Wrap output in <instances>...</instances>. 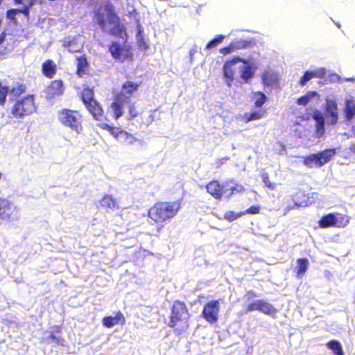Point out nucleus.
Masks as SVG:
<instances>
[{
    "instance_id": "a18cd8bd",
    "label": "nucleus",
    "mask_w": 355,
    "mask_h": 355,
    "mask_svg": "<svg viewBox=\"0 0 355 355\" xmlns=\"http://www.w3.org/2000/svg\"><path fill=\"white\" fill-rule=\"evenodd\" d=\"M139 115V112L134 104H130L128 107V120H132Z\"/></svg>"
},
{
    "instance_id": "13d9d810",
    "label": "nucleus",
    "mask_w": 355,
    "mask_h": 355,
    "mask_svg": "<svg viewBox=\"0 0 355 355\" xmlns=\"http://www.w3.org/2000/svg\"><path fill=\"white\" fill-rule=\"evenodd\" d=\"M351 150L355 153V145L352 146Z\"/></svg>"
},
{
    "instance_id": "f257e3e1",
    "label": "nucleus",
    "mask_w": 355,
    "mask_h": 355,
    "mask_svg": "<svg viewBox=\"0 0 355 355\" xmlns=\"http://www.w3.org/2000/svg\"><path fill=\"white\" fill-rule=\"evenodd\" d=\"M182 200L157 201L148 210V217L155 224L163 226L174 218L182 208Z\"/></svg>"
},
{
    "instance_id": "dca6fc26",
    "label": "nucleus",
    "mask_w": 355,
    "mask_h": 355,
    "mask_svg": "<svg viewBox=\"0 0 355 355\" xmlns=\"http://www.w3.org/2000/svg\"><path fill=\"white\" fill-rule=\"evenodd\" d=\"M76 74L82 78L87 74L89 71V63L85 54H83L76 58Z\"/></svg>"
},
{
    "instance_id": "b1692460",
    "label": "nucleus",
    "mask_w": 355,
    "mask_h": 355,
    "mask_svg": "<svg viewBox=\"0 0 355 355\" xmlns=\"http://www.w3.org/2000/svg\"><path fill=\"white\" fill-rule=\"evenodd\" d=\"M232 46L236 51L241 49H246L248 48H251L254 45V40H243V39H236L234 41L231 42Z\"/></svg>"
},
{
    "instance_id": "6e6552de",
    "label": "nucleus",
    "mask_w": 355,
    "mask_h": 355,
    "mask_svg": "<svg viewBox=\"0 0 355 355\" xmlns=\"http://www.w3.org/2000/svg\"><path fill=\"white\" fill-rule=\"evenodd\" d=\"M108 51L113 59L124 62L126 60H132L133 53L130 44H127V40H124L123 44L117 41H112L108 46Z\"/></svg>"
},
{
    "instance_id": "6e6d98bb",
    "label": "nucleus",
    "mask_w": 355,
    "mask_h": 355,
    "mask_svg": "<svg viewBox=\"0 0 355 355\" xmlns=\"http://www.w3.org/2000/svg\"><path fill=\"white\" fill-rule=\"evenodd\" d=\"M6 37V33L4 32L0 34V44L4 41Z\"/></svg>"
},
{
    "instance_id": "39448f33",
    "label": "nucleus",
    "mask_w": 355,
    "mask_h": 355,
    "mask_svg": "<svg viewBox=\"0 0 355 355\" xmlns=\"http://www.w3.org/2000/svg\"><path fill=\"white\" fill-rule=\"evenodd\" d=\"M205 189L207 192L216 200H221L223 198H230L236 193L244 191V187L241 185L236 184L226 189L224 184L216 180L209 181L205 185Z\"/></svg>"
},
{
    "instance_id": "3c124183",
    "label": "nucleus",
    "mask_w": 355,
    "mask_h": 355,
    "mask_svg": "<svg viewBox=\"0 0 355 355\" xmlns=\"http://www.w3.org/2000/svg\"><path fill=\"white\" fill-rule=\"evenodd\" d=\"M313 119L316 121V123L324 121V117L319 110H315L312 116Z\"/></svg>"
},
{
    "instance_id": "f8f14e48",
    "label": "nucleus",
    "mask_w": 355,
    "mask_h": 355,
    "mask_svg": "<svg viewBox=\"0 0 355 355\" xmlns=\"http://www.w3.org/2000/svg\"><path fill=\"white\" fill-rule=\"evenodd\" d=\"M238 62L248 64L249 60L239 56H234L231 59L227 60L223 67V73L225 80L228 87H231L234 80V65Z\"/></svg>"
},
{
    "instance_id": "2f4dec72",
    "label": "nucleus",
    "mask_w": 355,
    "mask_h": 355,
    "mask_svg": "<svg viewBox=\"0 0 355 355\" xmlns=\"http://www.w3.org/2000/svg\"><path fill=\"white\" fill-rule=\"evenodd\" d=\"M111 108L113 112L114 118L117 120L119 119L123 114V106L121 102L118 101H114L111 104Z\"/></svg>"
},
{
    "instance_id": "603ef678",
    "label": "nucleus",
    "mask_w": 355,
    "mask_h": 355,
    "mask_svg": "<svg viewBox=\"0 0 355 355\" xmlns=\"http://www.w3.org/2000/svg\"><path fill=\"white\" fill-rule=\"evenodd\" d=\"M33 1H36V0H33ZM31 0H13V2L15 5H22L26 3V2H30Z\"/></svg>"
},
{
    "instance_id": "20e7f679",
    "label": "nucleus",
    "mask_w": 355,
    "mask_h": 355,
    "mask_svg": "<svg viewBox=\"0 0 355 355\" xmlns=\"http://www.w3.org/2000/svg\"><path fill=\"white\" fill-rule=\"evenodd\" d=\"M37 107L33 94H27L16 98L10 108V117L22 120L36 112Z\"/></svg>"
},
{
    "instance_id": "6ab92c4d",
    "label": "nucleus",
    "mask_w": 355,
    "mask_h": 355,
    "mask_svg": "<svg viewBox=\"0 0 355 355\" xmlns=\"http://www.w3.org/2000/svg\"><path fill=\"white\" fill-rule=\"evenodd\" d=\"M261 79L263 85L266 86H275L279 82L278 73L271 69L265 70L262 75Z\"/></svg>"
},
{
    "instance_id": "4c0bfd02",
    "label": "nucleus",
    "mask_w": 355,
    "mask_h": 355,
    "mask_svg": "<svg viewBox=\"0 0 355 355\" xmlns=\"http://www.w3.org/2000/svg\"><path fill=\"white\" fill-rule=\"evenodd\" d=\"M36 3V1L31 0L30 2H26L22 4L23 7L20 9H17L18 14H23L26 18L29 17L30 9Z\"/></svg>"
},
{
    "instance_id": "f3484780",
    "label": "nucleus",
    "mask_w": 355,
    "mask_h": 355,
    "mask_svg": "<svg viewBox=\"0 0 355 355\" xmlns=\"http://www.w3.org/2000/svg\"><path fill=\"white\" fill-rule=\"evenodd\" d=\"M125 323V318L121 311L116 313L114 316H106L102 320V324L107 328H111L117 324H124Z\"/></svg>"
},
{
    "instance_id": "2eb2a0df",
    "label": "nucleus",
    "mask_w": 355,
    "mask_h": 355,
    "mask_svg": "<svg viewBox=\"0 0 355 355\" xmlns=\"http://www.w3.org/2000/svg\"><path fill=\"white\" fill-rule=\"evenodd\" d=\"M325 114L329 118L328 123L336 125L338 120V105L334 99H326L324 106Z\"/></svg>"
},
{
    "instance_id": "864d4df0",
    "label": "nucleus",
    "mask_w": 355,
    "mask_h": 355,
    "mask_svg": "<svg viewBox=\"0 0 355 355\" xmlns=\"http://www.w3.org/2000/svg\"><path fill=\"white\" fill-rule=\"evenodd\" d=\"M139 46L143 48L144 49H147L148 48V44L144 40H141L139 42Z\"/></svg>"
},
{
    "instance_id": "9b49d317",
    "label": "nucleus",
    "mask_w": 355,
    "mask_h": 355,
    "mask_svg": "<svg viewBox=\"0 0 355 355\" xmlns=\"http://www.w3.org/2000/svg\"><path fill=\"white\" fill-rule=\"evenodd\" d=\"M220 308L219 300H211L205 304L202 317L209 324H215L218 320Z\"/></svg>"
},
{
    "instance_id": "de8ad7c7",
    "label": "nucleus",
    "mask_w": 355,
    "mask_h": 355,
    "mask_svg": "<svg viewBox=\"0 0 355 355\" xmlns=\"http://www.w3.org/2000/svg\"><path fill=\"white\" fill-rule=\"evenodd\" d=\"M260 206L259 205H252L248 209L243 211V214H258L260 213Z\"/></svg>"
},
{
    "instance_id": "49530a36",
    "label": "nucleus",
    "mask_w": 355,
    "mask_h": 355,
    "mask_svg": "<svg viewBox=\"0 0 355 355\" xmlns=\"http://www.w3.org/2000/svg\"><path fill=\"white\" fill-rule=\"evenodd\" d=\"M261 302V300H257L254 302L250 303L247 306L246 311H260Z\"/></svg>"
},
{
    "instance_id": "4be33fe9",
    "label": "nucleus",
    "mask_w": 355,
    "mask_h": 355,
    "mask_svg": "<svg viewBox=\"0 0 355 355\" xmlns=\"http://www.w3.org/2000/svg\"><path fill=\"white\" fill-rule=\"evenodd\" d=\"M326 74L324 69H319L315 71H306L300 80V84L304 86L310 80L314 78H323Z\"/></svg>"
},
{
    "instance_id": "8fccbe9b",
    "label": "nucleus",
    "mask_w": 355,
    "mask_h": 355,
    "mask_svg": "<svg viewBox=\"0 0 355 355\" xmlns=\"http://www.w3.org/2000/svg\"><path fill=\"white\" fill-rule=\"evenodd\" d=\"M74 44H75V42L73 41H69L67 42V44H64V46L68 47V51L71 53L79 52L80 49H76L74 47Z\"/></svg>"
},
{
    "instance_id": "9d476101",
    "label": "nucleus",
    "mask_w": 355,
    "mask_h": 355,
    "mask_svg": "<svg viewBox=\"0 0 355 355\" xmlns=\"http://www.w3.org/2000/svg\"><path fill=\"white\" fill-rule=\"evenodd\" d=\"M19 217V209L7 198H0V219L11 221Z\"/></svg>"
},
{
    "instance_id": "f704fd0d",
    "label": "nucleus",
    "mask_w": 355,
    "mask_h": 355,
    "mask_svg": "<svg viewBox=\"0 0 355 355\" xmlns=\"http://www.w3.org/2000/svg\"><path fill=\"white\" fill-rule=\"evenodd\" d=\"M318 95L315 91L308 92L304 96H300L296 101V103L300 105H306L310 100Z\"/></svg>"
},
{
    "instance_id": "412c9836",
    "label": "nucleus",
    "mask_w": 355,
    "mask_h": 355,
    "mask_svg": "<svg viewBox=\"0 0 355 355\" xmlns=\"http://www.w3.org/2000/svg\"><path fill=\"white\" fill-rule=\"evenodd\" d=\"M42 72L45 77L51 79L56 74L57 66L52 60L48 59L42 64Z\"/></svg>"
},
{
    "instance_id": "72a5a7b5",
    "label": "nucleus",
    "mask_w": 355,
    "mask_h": 355,
    "mask_svg": "<svg viewBox=\"0 0 355 355\" xmlns=\"http://www.w3.org/2000/svg\"><path fill=\"white\" fill-rule=\"evenodd\" d=\"M327 347L332 350L335 355H344L342 346L337 340H330L327 343Z\"/></svg>"
},
{
    "instance_id": "1a4fd4ad",
    "label": "nucleus",
    "mask_w": 355,
    "mask_h": 355,
    "mask_svg": "<svg viewBox=\"0 0 355 355\" xmlns=\"http://www.w3.org/2000/svg\"><path fill=\"white\" fill-rule=\"evenodd\" d=\"M108 10V21L110 24H114V26L110 30L112 35L127 40L128 34L125 26L121 23L120 18L114 12L113 6H109Z\"/></svg>"
},
{
    "instance_id": "5fc2aeb1",
    "label": "nucleus",
    "mask_w": 355,
    "mask_h": 355,
    "mask_svg": "<svg viewBox=\"0 0 355 355\" xmlns=\"http://www.w3.org/2000/svg\"><path fill=\"white\" fill-rule=\"evenodd\" d=\"M247 295L248 297L250 298H252V297H257V294L255 293L254 291H249L247 292Z\"/></svg>"
},
{
    "instance_id": "c03bdc74",
    "label": "nucleus",
    "mask_w": 355,
    "mask_h": 355,
    "mask_svg": "<svg viewBox=\"0 0 355 355\" xmlns=\"http://www.w3.org/2000/svg\"><path fill=\"white\" fill-rule=\"evenodd\" d=\"M325 132L324 121L316 123L315 124V133L317 137H321Z\"/></svg>"
},
{
    "instance_id": "7c9ffc66",
    "label": "nucleus",
    "mask_w": 355,
    "mask_h": 355,
    "mask_svg": "<svg viewBox=\"0 0 355 355\" xmlns=\"http://www.w3.org/2000/svg\"><path fill=\"white\" fill-rule=\"evenodd\" d=\"M254 106L256 107H262L267 101V97L262 92H256L252 94Z\"/></svg>"
},
{
    "instance_id": "7ed1b4c3",
    "label": "nucleus",
    "mask_w": 355,
    "mask_h": 355,
    "mask_svg": "<svg viewBox=\"0 0 355 355\" xmlns=\"http://www.w3.org/2000/svg\"><path fill=\"white\" fill-rule=\"evenodd\" d=\"M80 99L87 111L94 120L98 121V126L102 129L103 123H109V119L105 115L103 107L94 97V92L89 87H84L80 93Z\"/></svg>"
},
{
    "instance_id": "473e14b6",
    "label": "nucleus",
    "mask_w": 355,
    "mask_h": 355,
    "mask_svg": "<svg viewBox=\"0 0 355 355\" xmlns=\"http://www.w3.org/2000/svg\"><path fill=\"white\" fill-rule=\"evenodd\" d=\"M94 19L101 29L105 31L107 25L106 19L104 14L99 9L94 12Z\"/></svg>"
},
{
    "instance_id": "423d86ee",
    "label": "nucleus",
    "mask_w": 355,
    "mask_h": 355,
    "mask_svg": "<svg viewBox=\"0 0 355 355\" xmlns=\"http://www.w3.org/2000/svg\"><path fill=\"white\" fill-rule=\"evenodd\" d=\"M58 120L64 126L69 128L77 134L83 131V115L78 110L62 109L58 112Z\"/></svg>"
},
{
    "instance_id": "4d7b16f0",
    "label": "nucleus",
    "mask_w": 355,
    "mask_h": 355,
    "mask_svg": "<svg viewBox=\"0 0 355 355\" xmlns=\"http://www.w3.org/2000/svg\"><path fill=\"white\" fill-rule=\"evenodd\" d=\"M345 81H347V82H355V78H345Z\"/></svg>"
},
{
    "instance_id": "c9c22d12",
    "label": "nucleus",
    "mask_w": 355,
    "mask_h": 355,
    "mask_svg": "<svg viewBox=\"0 0 355 355\" xmlns=\"http://www.w3.org/2000/svg\"><path fill=\"white\" fill-rule=\"evenodd\" d=\"M61 333V327L60 326H55L53 327V331L51 332L48 338L51 340H53L58 345H62L63 344V338L60 336H57L55 334H59Z\"/></svg>"
},
{
    "instance_id": "4468645a",
    "label": "nucleus",
    "mask_w": 355,
    "mask_h": 355,
    "mask_svg": "<svg viewBox=\"0 0 355 355\" xmlns=\"http://www.w3.org/2000/svg\"><path fill=\"white\" fill-rule=\"evenodd\" d=\"M64 92V85L61 79H55L51 81L44 89L46 98L52 99L62 96Z\"/></svg>"
},
{
    "instance_id": "ea45409f",
    "label": "nucleus",
    "mask_w": 355,
    "mask_h": 355,
    "mask_svg": "<svg viewBox=\"0 0 355 355\" xmlns=\"http://www.w3.org/2000/svg\"><path fill=\"white\" fill-rule=\"evenodd\" d=\"M225 36L223 35H217L215 36L214 38H213L211 40H210L206 45V49H212L220 43L223 42L224 40Z\"/></svg>"
},
{
    "instance_id": "aec40b11",
    "label": "nucleus",
    "mask_w": 355,
    "mask_h": 355,
    "mask_svg": "<svg viewBox=\"0 0 355 355\" xmlns=\"http://www.w3.org/2000/svg\"><path fill=\"white\" fill-rule=\"evenodd\" d=\"M100 205L107 211H114L119 208L116 199L110 194L103 196L100 200Z\"/></svg>"
},
{
    "instance_id": "0eeeda50",
    "label": "nucleus",
    "mask_w": 355,
    "mask_h": 355,
    "mask_svg": "<svg viewBox=\"0 0 355 355\" xmlns=\"http://www.w3.org/2000/svg\"><path fill=\"white\" fill-rule=\"evenodd\" d=\"M337 152L336 148L324 149L304 157L303 164L309 168H320L330 162Z\"/></svg>"
},
{
    "instance_id": "a878e982",
    "label": "nucleus",
    "mask_w": 355,
    "mask_h": 355,
    "mask_svg": "<svg viewBox=\"0 0 355 355\" xmlns=\"http://www.w3.org/2000/svg\"><path fill=\"white\" fill-rule=\"evenodd\" d=\"M319 227L321 228H329L334 227L335 216L334 213L325 214L318 221Z\"/></svg>"
},
{
    "instance_id": "ddd939ff",
    "label": "nucleus",
    "mask_w": 355,
    "mask_h": 355,
    "mask_svg": "<svg viewBox=\"0 0 355 355\" xmlns=\"http://www.w3.org/2000/svg\"><path fill=\"white\" fill-rule=\"evenodd\" d=\"M102 129L107 130L119 142L131 144L137 141L136 137L130 133L119 127L112 126L110 123H103Z\"/></svg>"
},
{
    "instance_id": "37998d69",
    "label": "nucleus",
    "mask_w": 355,
    "mask_h": 355,
    "mask_svg": "<svg viewBox=\"0 0 355 355\" xmlns=\"http://www.w3.org/2000/svg\"><path fill=\"white\" fill-rule=\"evenodd\" d=\"M243 211L242 212H240V213H235L234 211H227L225 215H224V218L228 220V221H233L236 219H237L238 218L241 217V216H243Z\"/></svg>"
},
{
    "instance_id": "5701e85b",
    "label": "nucleus",
    "mask_w": 355,
    "mask_h": 355,
    "mask_svg": "<svg viewBox=\"0 0 355 355\" xmlns=\"http://www.w3.org/2000/svg\"><path fill=\"white\" fill-rule=\"evenodd\" d=\"M141 82L139 83H134L130 80L125 81L121 87L122 91L121 94H127L128 96H130L133 94L134 92L137 91L139 86L141 85Z\"/></svg>"
},
{
    "instance_id": "c85d7f7f",
    "label": "nucleus",
    "mask_w": 355,
    "mask_h": 355,
    "mask_svg": "<svg viewBox=\"0 0 355 355\" xmlns=\"http://www.w3.org/2000/svg\"><path fill=\"white\" fill-rule=\"evenodd\" d=\"M266 111L263 110H259L253 111L249 113H245L243 119L246 123L254 120H258L261 119L265 114Z\"/></svg>"
},
{
    "instance_id": "09e8293b",
    "label": "nucleus",
    "mask_w": 355,
    "mask_h": 355,
    "mask_svg": "<svg viewBox=\"0 0 355 355\" xmlns=\"http://www.w3.org/2000/svg\"><path fill=\"white\" fill-rule=\"evenodd\" d=\"M234 51L235 50L231 42L227 46L222 47L219 49V52L223 55H227Z\"/></svg>"
},
{
    "instance_id": "393cba45",
    "label": "nucleus",
    "mask_w": 355,
    "mask_h": 355,
    "mask_svg": "<svg viewBox=\"0 0 355 355\" xmlns=\"http://www.w3.org/2000/svg\"><path fill=\"white\" fill-rule=\"evenodd\" d=\"M250 64V62L248 64H245L246 66L243 67L241 70V78L245 83H248V81L252 78L254 71L257 69L256 67H253Z\"/></svg>"
},
{
    "instance_id": "a211bd4d",
    "label": "nucleus",
    "mask_w": 355,
    "mask_h": 355,
    "mask_svg": "<svg viewBox=\"0 0 355 355\" xmlns=\"http://www.w3.org/2000/svg\"><path fill=\"white\" fill-rule=\"evenodd\" d=\"M343 114L346 121H350L355 118V100L354 98L351 97L345 101Z\"/></svg>"
},
{
    "instance_id": "79ce46f5",
    "label": "nucleus",
    "mask_w": 355,
    "mask_h": 355,
    "mask_svg": "<svg viewBox=\"0 0 355 355\" xmlns=\"http://www.w3.org/2000/svg\"><path fill=\"white\" fill-rule=\"evenodd\" d=\"M261 176L265 187L271 190L276 188V184L270 182L269 175L267 173H263Z\"/></svg>"
},
{
    "instance_id": "c756f323",
    "label": "nucleus",
    "mask_w": 355,
    "mask_h": 355,
    "mask_svg": "<svg viewBox=\"0 0 355 355\" xmlns=\"http://www.w3.org/2000/svg\"><path fill=\"white\" fill-rule=\"evenodd\" d=\"M260 311L264 314L273 316L277 313L278 311L271 304L261 300Z\"/></svg>"
},
{
    "instance_id": "58836bf2",
    "label": "nucleus",
    "mask_w": 355,
    "mask_h": 355,
    "mask_svg": "<svg viewBox=\"0 0 355 355\" xmlns=\"http://www.w3.org/2000/svg\"><path fill=\"white\" fill-rule=\"evenodd\" d=\"M8 93L9 87L8 86L3 85L2 82L0 81V105L3 106L6 104Z\"/></svg>"
},
{
    "instance_id": "bb28decb",
    "label": "nucleus",
    "mask_w": 355,
    "mask_h": 355,
    "mask_svg": "<svg viewBox=\"0 0 355 355\" xmlns=\"http://www.w3.org/2000/svg\"><path fill=\"white\" fill-rule=\"evenodd\" d=\"M309 265V262L306 258H300L297 259L295 271L297 277H302L306 273Z\"/></svg>"
},
{
    "instance_id": "f03ea898",
    "label": "nucleus",
    "mask_w": 355,
    "mask_h": 355,
    "mask_svg": "<svg viewBox=\"0 0 355 355\" xmlns=\"http://www.w3.org/2000/svg\"><path fill=\"white\" fill-rule=\"evenodd\" d=\"M191 315L185 302L176 300L170 307V314L167 326L175 333L181 334L189 327Z\"/></svg>"
},
{
    "instance_id": "bf43d9fd",
    "label": "nucleus",
    "mask_w": 355,
    "mask_h": 355,
    "mask_svg": "<svg viewBox=\"0 0 355 355\" xmlns=\"http://www.w3.org/2000/svg\"><path fill=\"white\" fill-rule=\"evenodd\" d=\"M352 133H353V135H354V137H355V126H354V127L352 128Z\"/></svg>"
},
{
    "instance_id": "cd10ccee",
    "label": "nucleus",
    "mask_w": 355,
    "mask_h": 355,
    "mask_svg": "<svg viewBox=\"0 0 355 355\" xmlns=\"http://www.w3.org/2000/svg\"><path fill=\"white\" fill-rule=\"evenodd\" d=\"M334 214L335 216L334 227L338 228H344L349 224L350 220V216L338 212Z\"/></svg>"
},
{
    "instance_id": "a19ab883",
    "label": "nucleus",
    "mask_w": 355,
    "mask_h": 355,
    "mask_svg": "<svg viewBox=\"0 0 355 355\" xmlns=\"http://www.w3.org/2000/svg\"><path fill=\"white\" fill-rule=\"evenodd\" d=\"M17 15H18L17 8H10L6 11V17L15 25L18 24Z\"/></svg>"
},
{
    "instance_id": "e433bc0d",
    "label": "nucleus",
    "mask_w": 355,
    "mask_h": 355,
    "mask_svg": "<svg viewBox=\"0 0 355 355\" xmlns=\"http://www.w3.org/2000/svg\"><path fill=\"white\" fill-rule=\"evenodd\" d=\"M26 91V86L24 84L19 83L16 86L13 87L11 89H9V92L12 94L15 97H19L21 94H24Z\"/></svg>"
}]
</instances>
